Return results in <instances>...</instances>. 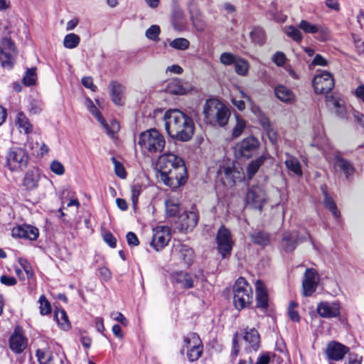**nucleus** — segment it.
Here are the masks:
<instances>
[{
    "label": "nucleus",
    "instance_id": "obj_1",
    "mask_svg": "<svg viewBox=\"0 0 364 364\" xmlns=\"http://www.w3.org/2000/svg\"><path fill=\"white\" fill-rule=\"evenodd\" d=\"M165 129L173 139L189 141L194 134L195 124L191 117L177 109H169L164 116Z\"/></svg>",
    "mask_w": 364,
    "mask_h": 364
},
{
    "label": "nucleus",
    "instance_id": "obj_2",
    "mask_svg": "<svg viewBox=\"0 0 364 364\" xmlns=\"http://www.w3.org/2000/svg\"><path fill=\"white\" fill-rule=\"evenodd\" d=\"M138 144L144 155L153 157L162 152L166 139L157 129H150L140 134Z\"/></svg>",
    "mask_w": 364,
    "mask_h": 364
},
{
    "label": "nucleus",
    "instance_id": "obj_3",
    "mask_svg": "<svg viewBox=\"0 0 364 364\" xmlns=\"http://www.w3.org/2000/svg\"><path fill=\"white\" fill-rule=\"evenodd\" d=\"M203 114L207 123L220 127L228 123L230 115L228 108L216 99L207 100L204 105Z\"/></svg>",
    "mask_w": 364,
    "mask_h": 364
},
{
    "label": "nucleus",
    "instance_id": "obj_4",
    "mask_svg": "<svg viewBox=\"0 0 364 364\" xmlns=\"http://www.w3.org/2000/svg\"><path fill=\"white\" fill-rule=\"evenodd\" d=\"M232 290L233 303L237 309H243L251 304L253 299L252 289L243 277L237 279Z\"/></svg>",
    "mask_w": 364,
    "mask_h": 364
},
{
    "label": "nucleus",
    "instance_id": "obj_5",
    "mask_svg": "<svg viewBox=\"0 0 364 364\" xmlns=\"http://www.w3.org/2000/svg\"><path fill=\"white\" fill-rule=\"evenodd\" d=\"M28 154L21 147H12L6 154V166L11 171H21L28 164Z\"/></svg>",
    "mask_w": 364,
    "mask_h": 364
},
{
    "label": "nucleus",
    "instance_id": "obj_6",
    "mask_svg": "<svg viewBox=\"0 0 364 364\" xmlns=\"http://www.w3.org/2000/svg\"><path fill=\"white\" fill-rule=\"evenodd\" d=\"M218 176L223 185L227 187H233L237 182L242 181L245 178L242 168L235 167L231 162L220 166Z\"/></svg>",
    "mask_w": 364,
    "mask_h": 364
},
{
    "label": "nucleus",
    "instance_id": "obj_7",
    "mask_svg": "<svg viewBox=\"0 0 364 364\" xmlns=\"http://www.w3.org/2000/svg\"><path fill=\"white\" fill-rule=\"evenodd\" d=\"M187 178L188 173L185 164L179 166L175 169L169 170L165 174L163 173H157V178L172 189L183 186Z\"/></svg>",
    "mask_w": 364,
    "mask_h": 364
},
{
    "label": "nucleus",
    "instance_id": "obj_8",
    "mask_svg": "<svg viewBox=\"0 0 364 364\" xmlns=\"http://www.w3.org/2000/svg\"><path fill=\"white\" fill-rule=\"evenodd\" d=\"M185 349L189 361L197 360L200 357L203 346L198 335L196 333H190L183 338V346L181 352L183 353Z\"/></svg>",
    "mask_w": 364,
    "mask_h": 364
},
{
    "label": "nucleus",
    "instance_id": "obj_9",
    "mask_svg": "<svg viewBox=\"0 0 364 364\" xmlns=\"http://www.w3.org/2000/svg\"><path fill=\"white\" fill-rule=\"evenodd\" d=\"M216 244L218 252L223 259L228 258L234 245L231 232L228 229L222 226L220 228L216 235Z\"/></svg>",
    "mask_w": 364,
    "mask_h": 364
},
{
    "label": "nucleus",
    "instance_id": "obj_10",
    "mask_svg": "<svg viewBox=\"0 0 364 364\" xmlns=\"http://www.w3.org/2000/svg\"><path fill=\"white\" fill-rule=\"evenodd\" d=\"M259 143L254 136H249L238 142L234 148L237 157L249 159L256 154Z\"/></svg>",
    "mask_w": 364,
    "mask_h": 364
},
{
    "label": "nucleus",
    "instance_id": "obj_11",
    "mask_svg": "<svg viewBox=\"0 0 364 364\" xmlns=\"http://www.w3.org/2000/svg\"><path fill=\"white\" fill-rule=\"evenodd\" d=\"M185 164L182 158L168 152L159 156L156 164L158 173H166L168 171Z\"/></svg>",
    "mask_w": 364,
    "mask_h": 364
},
{
    "label": "nucleus",
    "instance_id": "obj_12",
    "mask_svg": "<svg viewBox=\"0 0 364 364\" xmlns=\"http://www.w3.org/2000/svg\"><path fill=\"white\" fill-rule=\"evenodd\" d=\"M313 86L317 94L329 92L334 87L333 75L329 72L321 71L314 76Z\"/></svg>",
    "mask_w": 364,
    "mask_h": 364
},
{
    "label": "nucleus",
    "instance_id": "obj_13",
    "mask_svg": "<svg viewBox=\"0 0 364 364\" xmlns=\"http://www.w3.org/2000/svg\"><path fill=\"white\" fill-rule=\"evenodd\" d=\"M171 240V230L166 226H158L153 229L151 245L159 251L166 247Z\"/></svg>",
    "mask_w": 364,
    "mask_h": 364
},
{
    "label": "nucleus",
    "instance_id": "obj_14",
    "mask_svg": "<svg viewBox=\"0 0 364 364\" xmlns=\"http://www.w3.org/2000/svg\"><path fill=\"white\" fill-rule=\"evenodd\" d=\"M16 54L14 43L11 39L4 38L0 46V63L3 67H11L12 60Z\"/></svg>",
    "mask_w": 364,
    "mask_h": 364
},
{
    "label": "nucleus",
    "instance_id": "obj_15",
    "mask_svg": "<svg viewBox=\"0 0 364 364\" xmlns=\"http://www.w3.org/2000/svg\"><path fill=\"white\" fill-rule=\"evenodd\" d=\"M319 282V276L314 269H306L302 281L303 294L311 296L316 289Z\"/></svg>",
    "mask_w": 364,
    "mask_h": 364
},
{
    "label": "nucleus",
    "instance_id": "obj_16",
    "mask_svg": "<svg viewBox=\"0 0 364 364\" xmlns=\"http://www.w3.org/2000/svg\"><path fill=\"white\" fill-rule=\"evenodd\" d=\"M246 201L253 208L261 210L266 200L264 190L259 187H252L246 194Z\"/></svg>",
    "mask_w": 364,
    "mask_h": 364
},
{
    "label": "nucleus",
    "instance_id": "obj_17",
    "mask_svg": "<svg viewBox=\"0 0 364 364\" xmlns=\"http://www.w3.org/2000/svg\"><path fill=\"white\" fill-rule=\"evenodd\" d=\"M173 279L176 284L184 289L193 288L198 280L196 275L182 271L175 272Z\"/></svg>",
    "mask_w": 364,
    "mask_h": 364
},
{
    "label": "nucleus",
    "instance_id": "obj_18",
    "mask_svg": "<svg viewBox=\"0 0 364 364\" xmlns=\"http://www.w3.org/2000/svg\"><path fill=\"white\" fill-rule=\"evenodd\" d=\"M348 348L346 346L336 341H332L328 343L326 353L329 359L340 360L343 359L344 355L348 352Z\"/></svg>",
    "mask_w": 364,
    "mask_h": 364
},
{
    "label": "nucleus",
    "instance_id": "obj_19",
    "mask_svg": "<svg viewBox=\"0 0 364 364\" xmlns=\"http://www.w3.org/2000/svg\"><path fill=\"white\" fill-rule=\"evenodd\" d=\"M39 235L38 228L29 225H23L13 228L12 235L30 240H36Z\"/></svg>",
    "mask_w": 364,
    "mask_h": 364
},
{
    "label": "nucleus",
    "instance_id": "obj_20",
    "mask_svg": "<svg viewBox=\"0 0 364 364\" xmlns=\"http://www.w3.org/2000/svg\"><path fill=\"white\" fill-rule=\"evenodd\" d=\"M256 291V307L260 309L262 311H266L268 308V294L264 284L261 280H257L255 282Z\"/></svg>",
    "mask_w": 364,
    "mask_h": 364
},
{
    "label": "nucleus",
    "instance_id": "obj_21",
    "mask_svg": "<svg viewBox=\"0 0 364 364\" xmlns=\"http://www.w3.org/2000/svg\"><path fill=\"white\" fill-rule=\"evenodd\" d=\"M9 346L12 351L20 353L26 349L27 340L19 328H16L9 338Z\"/></svg>",
    "mask_w": 364,
    "mask_h": 364
},
{
    "label": "nucleus",
    "instance_id": "obj_22",
    "mask_svg": "<svg viewBox=\"0 0 364 364\" xmlns=\"http://www.w3.org/2000/svg\"><path fill=\"white\" fill-rule=\"evenodd\" d=\"M173 256L181 259L185 265L189 266L193 260V252L187 245L178 244L174 245Z\"/></svg>",
    "mask_w": 364,
    "mask_h": 364
},
{
    "label": "nucleus",
    "instance_id": "obj_23",
    "mask_svg": "<svg viewBox=\"0 0 364 364\" xmlns=\"http://www.w3.org/2000/svg\"><path fill=\"white\" fill-rule=\"evenodd\" d=\"M298 26L306 33H319L322 36L321 41H325L328 36V30L320 24H313L306 20H301Z\"/></svg>",
    "mask_w": 364,
    "mask_h": 364
},
{
    "label": "nucleus",
    "instance_id": "obj_24",
    "mask_svg": "<svg viewBox=\"0 0 364 364\" xmlns=\"http://www.w3.org/2000/svg\"><path fill=\"white\" fill-rule=\"evenodd\" d=\"M317 312L323 318H334L340 315V308L335 303L321 302L318 304Z\"/></svg>",
    "mask_w": 364,
    "mask_h": 364
},
{
    "label": "nucleus",
    "instance_id": "obj_25",
    "mask_svg": "<svg viewBox=\"0 0 364 364\" xmlns=\"http://www.w3.org/2000/svg\"><path fill=\"white\" fill-rule=\"evenodd\" d=\"M198 215L194 211L185 212L178 217V223L181 224V228L186 231L192 230L198 223Z\"/></svg>",
    "mask_w": 364,
    "mask_h": 364
},
{
    "label": "nucleus",
    "instance_id": "obj_26",
    "mask_svg": "<svg viewBox=\"0 0 364 364\" xmlns=\"http://www.w3.org/2000/svg\"><path fill=\"white\" fill-rule=\"evenodd\" d=\"M109 87L112 101L117 105H122L124 102L125 87L116 81H112Z\"/></svg>",
    "mask_w": 364,
    "mask_h": 364
},
{
    "label": "nucleus",
    "instance_id": "obj_27",
    "mask_svg": "<svg viewBox=\"0 0 364 364\" xmlns=\"http://www.w3.org/2000/svg\"><path fill=\"white\" fill-rule=\"evenodd\" d=\"M40 179V173L38 169L33 168L26 172L25 174L23 185L28 191H32L38 186Z\"/></svg>",
    "mask_w": 364,
    "mask_h": 364
},
{
    "label": "nucleus",
    "instance_id": "obj_28",
    "mask_svg": "<svg viewBox=\"0 0 364 364\" xmlns=\"http://www.w3.org/2000/svg\"><path fill=\"white\" fill-rule=\"evenodd\" d=\"M303 239L299 237L297 232H286L282 239V245L286 252L294 250L298 242H301Z\"/></svg>",
    "mask_w": 364,
    "mask_h": 364
},
{
    "label": "nucleus",
    "instance_id": "obj_29",
    "mask_svg": "<svg viewBox=\"0 0 364 364\" xmlns=\"http://www.w3.org/2000/svg\"><path fill=\"white\" fill-rule=\"evenodd\" d=\"M275 96L285 103H292L295 100L294 93L287 87L279 85L274 88Z\"/></svg>",
    "mask_w": 364,
    "mask_h": 364
},
{
    "label": "nucleus",
    "instance_id": "obj_30",
    "mask_svg": "<svg viewBox=\"0 0 364 364\" xmlns=\"http://www.w3.org/2000/svg\"><path fill=\"white\" fill-rule=\"evenodd\" d=\"M244 335V340L249 344L247 349H252L255 351L257 350L259 346V335L257 331L255 328L245 329Z\"/></svg>",
    "mask_w": 364,
    "mask_h": 364
},
{
    "label": "nucleus",
    "instance_id": "obj_31",
    "mask_svg": "<svg viewBox=\"0 0 364 364\" xmlns=\"http://www.w3.org/2000/svg\"><path fill=\"white\" fill-rule=\"evenodd\" d=\"M285 156L284 164L288 171L292 172L297 176H301L303 171L301 164L297 158L289 154H286Z\"/></svg>",
    "mask_w": 364,
    "mask_h": 364
},
{
    "label": "nucleus",
    "instance_id": "obj_32",
    "mask_svg": "<svg viewBox=\"0 0 364 364\" xmlns=\"http://www.w3.org/2000/svg\"><path fill=\"white\" fill-rule=\"evenodd\" d=\"M172 24L173 28L177 31L186 30L187 21L183 11L178 10L174 13L172 19Z\"/></svg>",
    "mask_w": 364,
    "mask_h": 364
},
{
    "label": "nucleus",
    "instance_id": "obj_33",
    "mask_svg": "<svg viewBox=\"0 0 364 364\" xmlns=\"http://www.w3.org/2000/svg\"><path fill=\"white\" fill-rule=\"evenodd\" d=\"M336 167L339 168L343 171L347 178L351 176L354 173V168L353 165L349 161L345 160L339 156H336L335 168Z\"/></svg>",
    "mask_w": 364,
    "mask_h": 364
},
{
    "label": "nucleus",
    "instance_id": "obj_34",
    "mask_svg": "<svg viewBox=\"0 0 364 364\" xmlns=\"http://www.w3.org/2000/svg\"><path fill=\"white\" fill-rule=\"evenodd\" d=\"M265 159V156H260L250 163L247 168L248 179H251L255 176L259 167L264 164Z\"/></svg>",
    "mask_w": 364,
    "mask_h": 364
},
{
    "label": "nucleus",
    "instance_id": "obj_35",
    "mask_svg": "<svg viewBox=\"0 0 364 364\" xmlns=\"http://www.w3.org/2000/svg\"><path fill=\"white\" fill-rule=\"evenodd\" d=\"M16 123L19 129H22L26 134L32 131V126L28 118L23 112H18L16 117Z\"/></svg>",
    "mask_w": 364,
    "mask_h": 364
},
{
    "label": "nucleus",
    "instance_id": "obj_36",
    "mask_svg": "<svg viewBox=\"0 0 364 364\" xmlns=\"http://www.w3.org/2000/svg\"><path fill=\"white\" fill-rule=\"evenodd\" d=\"M191 21L192 26L197 31L202 32L205 30L206 23L200 12H196L195 14L191 12Z\"/></svg>",
    "mask_w": 364,
    "mask_h": 364
},
{
    "label": "nucleus",
    "instance_id": "obj_37",
    "mask_svg": "<svg viewBox=\"0 0 364 364\" xmlns=\"http://www.w3.org/2000/svg\"><path fill=\"white\" fill-rule=\"evenodd\" d=\"M166 213L169 216H175L179 211V202L178 199L170 198L165 202Z\"/></svg>",
    "mask_w": 364,
    "mask_h": 364
},
{
    "label": "nucleus",
    "instance_id": "obj_38",
    "mask_svg": "<svg viewBox=\"0 0 364 364\" xmlns=\"http://www.w3.org/2000/svg\"><path fill=\"white\" fill-rule=\"evenodd\" d=\"M252 242L259 245H266L269 242V235L261 231H255L250 235Z\"/></svg>",
    "mask_w": 364,
    "mask_h": 364
},
{
    "label": "nucleus",
    "instance_id": "obj_39",
    "mask_svg": "<svg viewBox=\"0 0 364 364\" xmlns=\"http://www.w3.org/2000/svg\"><path fill=\"white\" fill-rule=\"evenodd\" d=\"M234 65L235 70L237 74L242 76H245L247 74L249 64L246 60L242 58L237 59Z\"/></svg>",
    "mask_w": 364,
    "mask_h": 364
},
{
    "label": "nucleus",
    "instance_id": "obj_40",
    "mask_svg": "<svg viewBox=\"0 0 364 364\" xmlns=\"http://www.w3.org/2000/svg\"><path fill=\"white\" fill-rule=\"evenodd\" d=\"M80 37L75 33H69L64 38L63 45L65 48L73 49L76 48L80 43Z\"/></svg>",
    "mask_w": 364,
    "mask_h": 364
},
{
    "label": "nucleus",
    "instance_id": "obj_41",
    "mask_svg": "<svg viewBox=\"0 0 364 364\" xmlns=\"http://www.w3.org/2000/svg\"><path fill=\"white\" fill-rule=\"evenodd\" d=\"M169 46L176 50H185L188 48L190 42L185 38H177L171 41Z\"/></svg>",
    "mask_w": 364,
    "mask_h": 364
},
{
    "label": "nucleus",
    "instance_id": "obj_42",
    "mask_svg": "<svg viewBox=\"0 0 364 364\" xmlns=\"http://www.w3.org/2000/svg\"><path fill=\"white\" fill-rule=\"evenodd\" d=\"M252 41L258 44H262L264 41V32L259 27L254 28L250 33Z\"/></svg>",
    "mask_w": 364,
    "mask_h": 364
},
{
    "label": "nucleus",
    "instance_id": "obj_43",
    "mask_svg": "<svg viewBox=\"0 0 364 364\" xmlns=\"http://www.w3.org/2000/svg\"><path fill=\"white\" fill-rule=\"evenodd\" d=\"M236 118V124L232 129V136L234 137H238L243 132L244 129L246 127L245 121L242 119L239 115L235 116Z\"/></svg>",
    "mask_w": 364,
    "mask_h": 364
},
{
    "label": "nucleus",
    "instance_id": "obj_44",
    "mask_svg": "<svg viewBox=\"0 0 364 364\" xmlns=\"http://www.w3.org/2000/svg\"><path fill=\"white\" fill-rule=\"evenodd\" d=\"M285 33L294 41L300 42L302 40V34L300 31L294 26H289L284 28Z\"/></svg>",
    "mask_w": 364,
    "mask_h": 364
},
{
    "label": "nucleus",
    "instance_id": "obj_45",
    "mask_svg": "<svg viewBox=\"0 0 364 364\" xmlns=\"http://www.w3.org/2000/svg\"><path fill=\"white\" fill-rule=\"evenodd\" d=\"M37 79L36 68H29L26 70L23 78V82L26 86H31L35 84Z\"/></svg>",
    "mask_w": 364,
    "mask_h": 364
},
{
    "label": "nucleus",
    "instance_id": "obj_46",
    "mask_svg": "<svg viewBox=\"0 0 364 364\" xmlns=\"http://www.w3.org/2000/svg\"><path fill=\"white\" fill-rule=\"evenodd\" d=\"M323 203L326 208L329 210L336 218H338L339 213L338 211L337 207L333 200L328 196L326 192H324Z\"/></svg>",
    "mask_w": 364,
    "mask_h": 364
},
{
    "label": "nucleus",
    "instance_id": "obj_47",
    "mask_svg": "<svg viewBox=\"0 0 364 364\" xmlns=\"http://www.w3.org/2000/svg\"><path fill=\"white\" fill-rule=\"evenodd\" d=\"M101 124L105 129L107 134L112 138L114 137L115 134L119 129V124L116 120H112L110 123V125H109L105 122V120L104 119V123Z\"/></svg>",
    "mask_w": 364,
    "mask_h": 364
},
{
    "label": "nucleus",
    "instance_id": "obj_48",
    "mask_svg": "<svg viewBox=\"0 0 364 364\" xmlns=\"http://www.w3.org/2000/svg\"><path fill=\"white\" fill-rule=\"evenodd\" d=\"M86 106H87L88 110L90 111V112L93 116H95L96 117V119L98 120V122L100 124H103L104 118L102 116V114H100V112L98 111L97 107L94 105L93 102L91 100L87 99L86 100Z\"/></svg>",
    "mask_w": 364,
    "mask_h": 364
},
{
    "label": "nucleus",
    "instance_id": "obj_49",
    "mask_svg": "<svg viewBox=\"0 0 364 364\" xmlns=\"http://www.w3.org/2000/svg\"><path fill=\"white\" fill-rule=\"evenodd\" d=\"M168 89L171 93L175 95H184L186 92V89L181 85V82L178 80L171 82Z\"/></svg>",
    "mask_w": 364,
    "mask_h": 364
},
{
    "label": "nucleus",
    "instance_id": "obj_50",
    "mask_svg": "<svg viewBox=\"0 0 364 364\" xmlns=\"http://www.w3.org/2000/svg\"><path fill=\"white\" fill-rule=\"evenodd\" d=\"M161 32L160 27L157 25H152L146 31V36L147 38L157 41Z\"/></svg>",
    "mask_w": 364,
    "mask_h": 364
},
{
    "label": "nucleus",
    "instance_id": "obj_51",
    "mask_svg": "<svg viewBox=\"0 0 364 364\" xmlns=\"http://www.w3.org/2000/svg\"><path fill=\"white\" fill-rule=\"evenodd\" d=\"M36 356L40 364H53L52 356L48 352H45L43 350L38 349L36 350Z\"/></svg>",
    "mask_w": 364,
    "mask_h": 364
},
{
    "label": "nucleus",
    "instance_id": "obj_52",
    "mask_svg": "<svg viewBox=\"0 0 364 364\" xmlns=\"http://www.w3.org/2000/svg\"><path fill=\"white\" fill-rule=\"evenodd\" d=\"M56 319L61 326V327L64 329H67L70 326V323L68 322V316L64 310H61L55 314Z\"/></svg>",
    "mask_w": 364,
    "mask_h": 364
},
{
    "label": "nucleus",
    "instance_id": "obj_53",
    "mask_svg": "<svg viewBox=\"0 0 364 364\" xmlns=\"http://www.w3.org/2000/svg\"><path fill=\"white\" fill-rule=\"evenodd\" d=\"M39 304H40V312L42 315H47L50 313L51 307L48 301L46 299V296L42 295L39 298Z\"/></svg>",
    "mask_w": 364,
    "mask_h": 364
},
{
    "label": "nucleus",
    "instance_id": "obj_54",
    "mask_svg": "<svg viewBox=\"0 0 364 364\" xmlns=\"http://www.w3.org/2000/svg\"><path fill=\"white\" fill-rule=\"evenodd\" d=\"M297 307V304L294 301H291L289 304L288 314L290 319L295 322H299L300 316L297 311L295 309Z\"/></svg>",
    "mask_w": 364,
    "mask_h": 364
},
{
    "label": "nucleus",
    "instance_id": "obj_55",
    "mask_svg": "<svg viewBox=\"0 0 364 364\" xmlns=\"http://www.w3.org/2000/svg\"><path fill=\"white\" fill-rule=\"evenodd\" d=\"M236 60L235 56L230 53H223L220 57V63L225 65L234 64Z\"/></svg>",
    "mask_w": 364,
    "mask_h": 364
},
{
    "label": "nucleus",
    "instance_id": "obj_56",
    "mask_svg": "<svg viewBox=\"0 0 364 364\" xmlns=\"http://www.w3.org/2000/svg\"><path fill=\"white\" fill-rule=\"evenodd\" d=\"M50 168L52 172L59 176H61L65 173L64 166L57 160H53L50 163Z\"/></svg>",
    "mask_w": 364,
    "mask_h": 364
},
{
    "label": "nucleus",
    "instance_id": "obj_57",
    "mask_svg": "<svg viewBox=\"0 0 364 364\" xmlns=\"http://www.w3.org/2000/svg\"><path fill=\"white\" fill-rule=\"evenodd\" d=\"M131 192H132L131 198H132V204H133V206L135 208L138 203V198L141 192V186H140L139 184H135V185L132 186Z\"/></svg>",
    "mask_w": 364,
    "mask_h": 364
},
{
    "label": "nucleus",
    "instance_id": "obj_58",
    "mask_svg": "<svg viewBox=\"0 0 364 364\" xmlns=\"http://www.w3.org/2000/svg\"><path fill=\"white\" fill-rule=\"evenodd\" d=\"M112 161L114 165V171L116 175L120 178H125L127 173L123 165L118 162L114 158H112Z\"/></svg>",
    "mask_w": 364,
    "mask_h": 364
},
{
    "label": "nucleus",
    "instance_id": "obj_59",
    "mask_svg": "<svg viewBox=\"0 0 364 364\" xmlns=\"http://www.w3.org/2000/svg\"><path fill=\"white\" fill-rule=\"evenodd\" d=\"M18 262L21 267L23 269L28 279L31 278L33 275V272L28 261L23 258H20L18 259Z\"/></svg>",
    "mask_w": 364,
    "mask_h": 364
},
{
    "label": "nucleus",
    "instance_id": "obj_60",
    "mask_svg": "<svg viewBox=\"0 0 364 364\" xmlns=\"http://www.w3.org/2000/svg\"><path fill=\"white\" fill-rule=\"evenodd\" d=\"M240 351V347L238 345V333H235L233 336L232 339V350L230 353L231 360L232 361L236 358Z\"/></svg>",
    "mask_w": 364,
    "mask_h": 364
},
{
    "label": "nucleus",
    "instance_id": "obj_61",
    "mask_svg": "<svg viewBox=\"0 0 364 364\" xmlns=\"http://www.w3.org/2000/svg\"><path fill=\"white\" fill-rule=\"evenodd\" d=\"M273 62L278 66H282L286 61V56L282 52H277L272 58Z\"/></svg>",
    "mask_w": 364,
    "mask_h": 364
},
{
    "label": "nucleus",
    "instance_id": "obj_62",
    "mask_svg": "<svg viewBox=\"0 0 364 364\" xmlns=\"http://www.w3.org/2000/svg\"><path fill=\"white\" fill-rule=\"evenodd\" d=\"M81 82L85 87L90 89L92 92H95L97 90V86L93 84L92 78L91 77H84Z\"/></svg>",
    "mask_w": 364,
    "mask_h": 364
},
{
    "label": "nucleus",
    "instance_id": "obj_63",
    "mask_svg": "<svg viewBox=\"0 0 364 364\" xmlns=\"http://www.w3.org/2000/svg\"><path fill=\"white\" fill-rule=\"evenodd\" d=\"M127 240L129 245L137 246L139 244L136 235L132 232H129L127 234Z\"/></svg>",
    "mask_w": 364,
    "mask_h": 364
},
{
    "label": "nucleus",
    "instance_id": "obj_64",
    "mask_svg": "<svg viewBox=\"0 0 364 364\" xmlns=\"http://www.w3.org/2000/svg\"><path fill=\"white\" fill-rule=\"evenodd\" d=\"M100 274L101 277L105 281L107 282L112 278V273L110 270L106 267H102L100 268Z\"/></svg>",
    "mask_w": 364,
    "mask_h": 364
}]
</instances>
